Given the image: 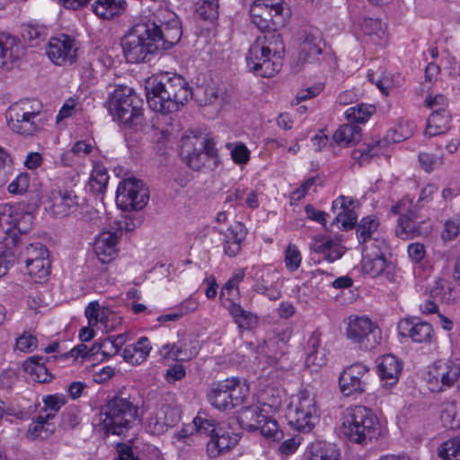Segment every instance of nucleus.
Instances as JSON below:
<instances>
[{
  "instance_id": "nucleus-39",
  "label": "nucleus",
  "mask_w": 460,
  "mask_h": 460,
  "mask_svg": "<svg viewBox=\"0 0 460 460\" xmlns=\"http://www.w3.org/2000/svg\"><path fill=\"white\" fill-rule=\"evenodd\" d=\"M250 14L252 23L260 31L278 30V28L283 27L285 25L275 23L277 18L274 16V14L270 13L266 11V9H262L253 3L250 8Z\"/></svg>"
},
{
  "instance_id": "nucleus-47",
  "label": "nucleus",
  "mask_w": 460,
  "mask_h": 460,
  "mask_svg": "<svg viewBox=\"0 0 460 460\" xmlns=\"http://www.w3.org/2000/svg\"><path fill=\"white\" fill-rule=\"evenodd\" d=\"M441 420L444 426L450 429L460 428V403L456 402H446L441 411Z\"/></svg>"
},
{
  "instance_id": "nucleus-26",
  "label": "nucleus",
  "mask_w": 460,
  "mask_h": 460,
  "mask_svg": "<svg viewBox=\"0 0 460 460\" xmlns=\"http://www.w3.org/2000/svg\"><path fill=\"white\" fill-rule=\"evenodd\" d=\"M367 122V117H358L354 121L341 125L333 133V141L341 147H349L359 142L362 137L361 125Z\"/></svg>"
},
{
  "instance_id": "nucleus-14",
  "label": "nucleus",
  "mask_w": 460,
  "mask_h": 460,
  "mask_svg": "<svg viewBox=\"0 0 460 460\" xmlns=\"http://www.w3.org/2000/svg\"><path fill=\"white\" fill-rule=\"evenodd\" d=\"M107 109L110 115H142L143 101L128 86L117 87L109 96Z\"/></svg>"
},
{
  "instance_id": "nucleus-55",
  "label": "nucleus",
  "mask_w": 460,
  "mask_h": 460,
  "mask_svg": "<svg viewBox=\"0 0 460 460\" xmlns=\"http://www.w3.org/2000/svg\"><path fill=\"white\" fill-rule=\"evenodd\" d=\"M28 274L35 281L44 280L50 272V262L49 257H41V260L35 261L26 265Z\"/></svg>"
},
{
  "instance_id": "nucleus-24",
  "label": "nucleus",
  "mask_w": 460,
  "mask_h": 460,
  "mask_svg": "<svg viewBox=\"0 0 460 460\" xmlns=\"http://www.w3.org/2000/svg\"><path fill=\"white\" fill-rule=\"evenodd\" d=\"M240 437L231 427L220 425L207 444L210 457H217L231 451L238 444Z\"/></svg>"
},
{
  "instance_id": "nucleus-54",
  "label": "nucleus",
  "mask_w": 460,
  "mask_h": 460,
  "mask_svg": "<svg viewBox=\"0 0 460 460\" xmlns=\"http://www.w3.org/2000/svg\"><path fill=\"white\" fill-rule=\"evenodd\" d=\"M127 334H119L111 336L99 344V349L102 350V354L110 358L119 352L121 347L127 342Z\"/></svg>"
},
{
  "instance_id": "nucleus-45",
  "label": "nucleus",
  "mask_w": 460,
  "mask_h": 460,
  "mask_svg": "<svg viewBox=\"0 0 460 460\" xmlns=\"http://www.w3.org/2000/svg\"><path fill=\"white\" fill-rule=\"evenodd\" d=\"M36 117H10L7 119L8 127L19 135L31 136L39 130L40 125L35 121Z\"/></svg>"
},
{
  "instance_id": "nucleus-12",
  "label": "nucleus",
  "mask_w": 460,
  "mask_h": 460,
  "mask_svg": "<svg viewBox=\"0 0 460 460\" xmlns=\"http://www.w3.org/2000/svg\"><path fill=\"white\" fill-rule=\"evenodd\" d=\"M148 199L149 190L140 180L127 178L117 187L116 203L124 211L141 210Z\"/></svg>"
},
{
  "instance_id": "nucleus-49",
  "label": "nucleus",
  "mask_w": 460,
  "mask_h": 460,
  "mask_svg": "<svg viewBox=\"0 0 460 460\" xmlns=\"http://www.w3.org/2000/svg\"><path fill=\"white\" fill-rule=\"evenodd\" d=\"M309 344L312 346V351L308 352L305 358V366L311 371L316 372L326 364L324 351L319 349V341L316 339H311Z\"/></svg>"
},
{
  "instance_id": "nucleus-33",
  "label": "nucleus",
  "mask_w": 460,
  "mask_h": 460,
  "mask_svg": "<svg viewBox=\"0 0 460 460\" xmlns=\"http://www.w3.org/2000/svg\"><path fill=\"white\" fill-rule=\"evenodd\" d=\"M332 209L336 214V222L340 223L344 230L354 227L357 217L350 208V201H348L347 198L344 196L337 198L332 202Z\"/></svg>"
},
{
  "instance_id": "nucleus-57",
  "label": "nucleus",
  "mask_w": 460,
  "mask_h": 460,
  "mask_svg": "<svg viewBox=\"0 0 460 460\" xmlns=\"http://www.w3.org/2000/svg\"><path fill=\"white\" fill-rule=\"evenodd\" d=\"M378 222L371 217H363L357 228V235L359 243L367 245L369 239H373L372 234L377 230Z\"/></svg>"
},
{
  "instance_id": "nucleus-28",
  "label": "nucleus",
  "mask_w": 460,
  "mask_h": 460,
  "mask_svg": "<svg viewBox=\"0 0 460 460\" xmlns=\"http://www.w3.org/2000/svg\"><path fill=\"white\" fill-rule=\"evenodd\" d=\"M313 249L328 262L339 260L344 253V247L341 245V240L338 236H316L314 239Z\"/></svg>"
},
{
  "instance_id": "nucleus-19",
  "label": "nucleus",
  "mask_w": 460,
  "mask_h": 460,
  "mask_svg": "<svg viewBox=\"0 0 460 460\" xmlns=\"http://www.w3.org/2000/svg\"><path fill=\"white\" fill-rule=\"evenodd\" d=\"M292 331L290 328H283L272 334L265 341L266 353L269 355L270 360L272 364L279 366V361L281 360L279 367H277L280 371L279 376H284L290 370V363L282 357L287 353L288 343L291 338Z\"/></svg>"
},
{
  "instance_id": "nucleus-64",
  "label": "nucleus",
  "mask_w": 460,
  "mask_h": 460,
  "mask_svg": "<svg viewBox=\"0 0 460 460\" xmlns=\"http://www.w3.org/2000/svg\"><path fill=\"white\" fill-rule=\"evenodd\" d=\"M360 28L364 34L376 36L377 39H382L385 35L383 24L378 19L364 18L360 22Z\"/></svg>"
},
{
  "instance_id": "nucleus-8",
  "label": "nucleus",
  "mask_w": 460,
  "mask_h": 460,
  "mask_svg": "<svg viewBox=\"0 0 460 460\" xmlns=\"http://www.w3.org/2000/svg\"><path fill=\"white\" fill-rule=\"evenodd\" d=\"M386 251L387 244L384 239H369L363 247L361 270L371 278L384 277L390 282H395V266L386 260Z\"/></svg>"
},
{
  "instance_id": "nucleus-10",
  "label": "nucleus",
  "mask_w": 460,
  "mask_h": 460,
  "mask_svg": "<svg viewBox=\"0 0 460 460\" xmlns=\"http://www.w3.org/2000/svg\"><path fill=\"white\" fill-rule=\"evenodd\" d=\"M345 335L360 349L369 350L381 341V331L377 324L367 316L349 315L345 321Z\"/></svg>"
},
{
  "instance_id": "nucleus-56",
  "label": "nucleus",
  "mask_w": 460,
  "mask_h": 460,
  "mask_svg": "<svg viewBox=\"0 0 460 460\" xmlns=\"http://www.w3.org/2000/svg\"><path fill=\"white\" fill-rule=\"evenodd\" d=\"M197 14L206 20L213 22L218 17V0H199L196 4Z\"/></svg>"
},
{
  "instance_id": "nucleus-22",
  "label": "nucleus",
  "mask_w": 460,
  "mask_h": 460,
  "mask_svg": "<svg viewBox=\"0 0 460 460\" xmlns=\"http://www.w3.org/2000/svg\"><path fill=\"white\" fill-rule=\"evenodd\" d=\"M179 420L180 412L178 408L170 403L162 402L150 412L146 425L151 433L161 434L168 427L174 426Z\"/></svg>"
},
{
  "instance_id": "nucleus-21",
  "label": "nucleus",
  "mask_w": 460,
  "mask_h": 460,
  "mask_svg": "<svg viewBox=\"0 0 460 460\" xmlns=\"http://www.w3.org/2000/svg\"><path fill=\"white\" fill-rule=\"evenodd\" d=\"M369 368L361 363H355L346 367L340 376L339 385L345 396L361 394L367 385L366 376Z\"/></svg>"
},
{
  "instance_id": "nucleus-59",
  "label": "nucleus",
  "mask_w": 460,
  "mask_h": 460,
  "mask_svg": "<svg viewBox=\"0 0 460 460\" xmlns=\"http://www.w3.org/2000/svg\"><path fill=\"white\" fill-rule=\"evenodd\" d=\"M262 420V422H260V427L256 428V429H260L264 437L279 439L282 432L279 428L277 420L271 414H266Z\"/></svg>"
},
{
  "instance_id": "nucleus-17",
  "label": "nucleus",
  "mask_w": 460,
  "mask_h": 460,
  "mask_svg": "<svg viewBox=\"0 0 460 460\" xmlns=\"http://www.w3.org/2000/svg\"><path fill=\"white\" fill-rule=\"evenodd\" d=\"M392 211L400 216L395 229L399 238L409 240L421 234L420 226L415 221L416 212L411 199L403 198L392 208Z\"/></svg>"
},
{
  "instance_id": "nucleus-42",
  "label": "nucleus",
  "mask_w": 460,
  "mask_h": 460,
  "mask_svg": "<svg viewBox=\"0 0 460 460\" xmlns=\"http://www.w3.org/2000/svg\"><path fill=\"white\" fill-rule=\"evenodd\" d=\"M49 416L39 415L29 425L26 437L31 440L45 439L53 432L52 425L49 422Z\"/></svg>"
},
{
  "instance_id": "nucleus-60",
  "label": "nucleus",
  "mask_w": 460,
  "mask_h": 460,
  "mask_svg": "<svg viewBox=\"0 0 460 460\" xmlns=\"http://www.w3.org/2000/svg\"><path fill=\"white\" fill-rule=\"evenodd\" d=\"M40 103L37 100H22L9 107V111L16 115H40Z\"/></svg>"
},
{
  "instance_id": "nucleus-7",
  "label": "nucleus",
  "mask_w": 460,
  "mask_h": 460,
  "mask_svg": "<svg viewBox=\"0 0 460 460\" xmlns=\"http://www.w3.org/2000/svg\"><path fill=\"white\" fill-rule=\"evenodd\" d=\"M41 199L46 211L54 217H65L75 212L79 206V198L62 180L50 181L41 190Z\"/></svg>"
},
{
  "instance_id": "nucleus-50",
  "label": "nucleus",
  "mask_w": 460,
  "mask_h": 460,
  "mask_svg": "<svg viewBox=\"0 0 460 460\" xmlns=\"http://www.w3.org/2000/svg\"><path fill=\"white\" fill-rule=\"evenodd\" d=\"M450 117H428L425 135L432 137L447 133L450 129Z\"/></svg>"
},
{
  "instance_id": "nucleus-43",
  "label": "nucleus",
  "mask_w": 460,
  "mask_h": 460,
  "mask_svg": "<svg viewBox=\"0 0 460 460\" xmlns=\"http://www.w3.org/2000/svg\"><path fill=\"white\" fill-rule=\"evenodd\" d=\"M21 34L31 47H37L46 40L49 30L43 24L27 23L22 25Z\"/></svg>"
},
{
  "instance_id": "nucleus-29",
  "label": "nucleus",
  "mask_w": 460,
  "mask_h": 460,
  "mask_svg": "<svg viewBox=\"0 0 460 460\" xmlns=\"http://www.w3.org/2000/svg\"><path fill=\"white\" fill-rule=\"evenodd\" d=\"M151 349L149 340L146 337H141L137 342L124 348L122 358L131 365H140L147 358Z\"/></svg>"
},
{
  "instance_id": "nucleus-46",
  "label": "nucleus",
  "mask_w": 460,
  "mask_h": 460,
  "mask_svg": "<svg viewBox=\"0 0 460 460\" xmlns=\"http://www.w3.org/2000/svg\"><path fill=\"white\" fill-rule=\"evenodd\" d=\"M17 38L5 33H0V67L12 62L17 58L14 49L17 48Z\"/></svg>"
},
{
  "instance_id": "nucleus-34",
  "label": "nucleus",
  "mask_w": 460,
  "mask_h": 460,
  "mask_svg": "<svg viewBox=\"0 0 460 460\" xmlns=\"http://www.w3.org/2000/svg\"><path fill=\"white\" fill-rule=\"evenodd\" d=\"M190 348L177 347L176 345L166 344L164 345L160 350V354L163 358L177 361H187L196 357L199 353V344L197 341H191Z\"/></svg>"
},
{
  "instance_id": "nucleus-5",
  "label": "nucleus",
  "mask_w": 460,
  "mask_h": 460,
  "mask_svg": "<svg viewBox=\"0 0 460 460\" xmlns=\"http://www.w3.org/2000/svg\"><path fill=\"white\" fill-rule=\"evenodd\" d=\"M320 408L314 394L307 389H300L290 397L288 406L289 424L303 433L311 432L320 421Z\"/></svg>"
},
{
  "instance_id": "nucleus-11",
  "label": "nucleus",
  "mask_w": 460,
  "mask_h": 460,
  "mask_svg": "<svg viewBox=\"0 0 460 460\" xmlns=\"http://www.w3.org/2000/svg\"><path fill=\"white\" fill-rule=\"evenodd\" d=\"M33 216L22 212L18 208L9 205H0V242L12 239L15 243L18 235L29 232L33 224Z\"/></svg>"
},
{
  "instance_id": "nucleus-23",
  "label": "nucleus",
  "mask_w": 460,
  "mask_h": 460,
  "mask_svg": "<svg viewBox=\"0 0 460 460\" xmlns=\"http://www.w3.org/2000/svg\"><path fill=\"white\" fill-rule=\"evenodd\" d=\"M120 237V230H105L95 237L93 252L99 261L109 263L118 256Z\"/></svg>"
},
{
  "instance_id": "nucleus-53",
  "label": "nucleus",
  "mask_w": 460,
  "mask_h": 460,
  "mask_svg": "<svg viewBox=\"0 0 460 460\" xmlns=\"http://www.w3.org/2000/svg\"><path fill=\"white\" fill-rule=\"evenodd\" d=\"M193 423L196 434L209 437L210 438L217 431V427L220 426L216 420L200 412L193 419Z\"/></svg>"
},
{
  "instance_id": "nucleus-52",
  "label": "nucleus",
  "mask_w": 460,
  "mask_h": 460,
  "mask_svg": "<svg viewBox=\"0 0 460 460\" xmlns=\"http://www.w3.org/2000/svg\"><path fill=\"white\" fill-rule=\"evenodd\" d=\"M109 174L107 169L102 165H94L89 180V186L95 193L102 192L107 187Z\"/></svg>"
},
{
  "instance_id": "nucleus-40",
  "label": "nucleus",
  "mask_w": 460,
  "mask_h": 460,
  "mask_svg": "<svg viewBox=\"0 0 460 460\" xmlns=\"http://www.w3.org/2000/svg\"><path fill=\"white\" fill-rule=\"evenodd\" d=\"M42 357L32 356L22 363V367L31 377L39 383H46L51 379V375L43 363Z\"/></svg>"
},
{
  "instance_id": "nucleus-32",
  "label": "nucleus",
  "mask_w": 460,
  "mask_h": 460,
  "mask_svg": "<svg viewBox=\"0 0 460 460\" xmlns=\"http://www.w3.org/2000/svg\"><path fill=\"white\" fill-rule=\"evenodd\" d=\"M246 236V229L241 223L230 226L225 234L224 251L230 257L235 256L241 250V243Z\"/></svg>"
},
{
  "instance_id": "nucleus-58",
  "label": "nucleus",
  "mask_w": 460,
  "mask_h": 460,
  "mask_svg": "<svg viewBox=\"0 0 460 460\" xmlns=\"http://www.w3.org/2000/svg\"><path fill=\"white\" fill-rule=\"evenodd\" d=\"M41 257H49V251L40 243H31L26 246L24 251L21 253V259L24 260L25 265L35 261H40Z\"/></svg>"
},
{
  "instance_id": "nucleus-13",
  "label": "nucleus",
  "mask_w": 460,
  "mask_h": 460,
  "mask_svg": "<svg viewBox=\"0 0 460 460\" xmlns=\"http://www.w3.org/2000/svg\"><path fill=\"white\" fill-rule=\"evenodd\" d=\"M262 39H256L251 45L246 56L247 67L251 72L261 77H272L280 69L279 61L271 59V54Z\"/></svg>"
},
{
  "instance_id": "nucleus-9",
  "label": "nucleus",
  "mask_w": 460,
  "mask_h": 460,
  "mask_svg": "<svg viewBox=\"0 0 460 460\" xmlns=\"http://www.w3.org/2000/svg\"><path fill=\"white\" fill-rule=\"evenodd\" d=\"M104 429L120 435L131 427L137 415V408L127 398L114 396L102 408Z\"/></svg>"
},
{
  "instance_id": "nucleus-27",
  "label": "nucleus",
  "mask_w": 460,
  "mask_h": 460,
  "mask_svg": "<svg viewBox=\"0 0 460 460\" xmlns=\"http://www.w3.org/2000/svg\"><path fill=\"white\" fill-rule=\"evenodd\" d=\"M377 374L385 385L393 386L402 372V364L394 355L386 354L377 358Z\"/></svg>"
},
{
  "instance_id": "nucleus-63",
  "label": "nucleus",
  "mask_w": 460,
  "mask_h": 460,
  "mask_svg": "<svg viewBox=\"0 0 460 460\" xmlns=\"http://www.w3.org/2000/svg\"><path fill=\"white\" fill-rule=\"evenodd\" d=\"M419 163L421 168L426 172L430 173L433 172L438 166L444 164V156L443 155H436L428 152H420L418 155Z\"/></svg>"
},
{
  "instance_id": "nucleus-41",
  "label": "nucleus",
  "mask_w": 460,
  "mask_h": 460,
  "mask_svg": "<svg viewBox=\"0 0 460 460\" xmlns=\"http://www.w3.org/2000/svg\"><path fill=\"white\" fill-rule=\"evenodd\" d=\"M265 415L264 411H261V406L256 403L242 408L239 421L243 429L256 430Z\"/></svg>"
},
{
  "instance_id": "nucleus-38",
  "label": "nucleus",
  "mask_w": 460,
  "mask_h": 460,
  "mask_svg": "<svg viewBox=\"0 0 460 460\" xmlns=\"http://www.w3.org/2000/svg\"><path fill=\"white\" fill-rule=\"evenodd\" d=\"M322 39L307 35L301 45L300 59L305 63L314 64L321 59L323 54Z\"/></svg>"
},
{
  "instance_id": "nucleus-37",
  "label": "nucleus",
  "mask_w": 460,
  "mask_h": 460,
  "mask_svg": "<svg viewBox=\"0 0 460 460\" xmlns=\"http://www.w3.org/2000/svg\"><path fill=\"white\" fill-rule=\"evenodd\" d=\"M84 315L90 325L97 326L98 323L109 327V322L112 317V311L102 305L98 301H92L84 309Z\"/></svg>"
},
{
  "instance_id": "nucleus-25",
  "label": "nucleus",
  "mask_w": 460,
  "mask_h": 460,
  "mask_svg": "<svg viewBox=\"0 0 460 460\" xmlns=\"http://www.w3.org/2000/svg\"><path fill=\"white\" fill-rule=\"evenodd\" d=\"M397 329L402 337L410 338L413 342L431 343L434 339V330L427 322L404 318L398 323Z\"/></svg>"
},
{
  "instance_id": "nucleus-62",
  "label": "nucleus",
  "mask_w": 460,
  "mask_h": 460,
  "mask_svg": "<svg viewBox=\"0 0 460 460\" xmlns=\"http://www.w3.org/2000/svg\"><path fill=\"white\" fill-rule=\"evenodd\" d=\"M285 266L288 270L296 271L301 265L302 255L296 245L289 243L285 250Z\"/></svg>"
},
{
  "instance_id": "nucleus-15",
  "label": "nucleus",
  "mask_w": 460,
  "mask_h": 460,
  "mask_svg": "<svg viewBox=\"0 0 460 460\" xmlns=\"http://www.w3.org/2000/svg\"><path fill=\"white\" fill-rule=\"evenodd\" d=\"M406 123L407 128L400 125L398 128L390 129L383 140L363 144L354 149L351 153L352 158L358 162H365L368 158L379 155L388 143L401 142L409 138L413 133L414 125L409 121Z\"/></svg>"
},
{
  "instance_id": "nucleus-18",
  "label": "nucleus",
  "mask_w": 460,
  "mask_h": 460,
  "mask_svg": "<svg viewBox=\"0 0 460 460\" xmlns=\"http://www.w3.org/2000/svg\"><path fill=\"white\" fill-rule=\"evenodd\" d=\"M428 388L434 393L442 392L460 382V364L437 363L426 377Z\"/></svg>"
},
{
  "instance_id": "nucleus-51",
  "label": "nucleus",
  "mask_w": 460,
  "mask_h": 460,
  "mask_svg": "<svg viewBox=\"0 0 460 460\" xmlns=\"http://www.w3.org/2000/svg\"><path fill=\"white\" fill-rule=\"evenodd\" d=\"M253 4L276 16L277 24H286L287 17L283 0H254Z\"/></svg>"
},
{
  "instance_id": "nucleus-4",
  "label": "nucleus",
  "mask_w": 460,
  "mask_h": 460,
  "mask_svg": "<svg viewBox=\"0 0 460 460\" xmlns=\"http://www.w3.org/2000/svg\"><path fill=\"white\" fill-rule=\"evenodd\" d=\"M341 432L352 442L367 444L381 436L382 427L372 410L357 405L344 412Z\"/></svg>"
},
{
  "instance_id": "nucleus-6",
  "label": "nucleus",
  "mask_w": 460,
  "mask_h": 460,
  "mask_svg": "<svg viewBox=\"0 0 460 460\" xmlns=\"http://www.w3.org/2000/svg\"><path fill=\"white\" fill-rule=\"evenodd\" d=\"M249 385L237 378H227L213 383L207 391L208 403L220 411H227L245 402Z\"/></svg>"
},
{
  "instance_id": "nucleus-2",
  "label": "nucleus",
  "mask_w": 460,
  "mask_h": 460,
  "mask_svg": "<svg viewBox=\"0 0 460 460\" xmlns=\"http://www.w3.org/2000/svg\"><path fill=\"white\" fill-rule=\"evenodd\" d=\"M145 90L149 108L164 114L179 111L192 96L187 81L178 75L151 77L146 81Z\"/></svg>"
},
{
  "instance_id": "nucleus-3",
  "label": "nucleus",
  "mask_w": 460,
  "mask_h": 460,
  "mask_svg": "<svg viewBox=\"0 0 460 460\" xmlns=\"http://www.w3.org/2000/svg\"><path fill=\"white\" fill-rule=\"evenodd\" d=\"M180 155L186 165L195 172H211L220 164L217 140L206 128H190L180 140Z\"/></svg>"
},
{
  "instance_id": "nucleus-16",
  "label": "nucleus",
  "mask_w": 460,
  "mask_h": 460,
  "mask_svg": "<svg viewBox=\"0 0 460 460\" xmlns=\"http://www.w3.org/2000/svg\"><path fill=\"white\" fill-rule=\"evenodd\" d=\"M77 50L75 39L66 34H61L49 40L46 54L55 65L66 66L75 62Z\"/></svg>"
},
{
  "instance_id": "nucleus-35",
  "label": "nucleus",
  "mask_w": 460,
  "mask_h": 460,
  "mask_svg": "<svg viewBox=\"0 0 460 460\" xmlns=\"http://www.w3.org/2000/svg\"><path fill=\"white\" fill-rule=\"evenodd\" d=\"M281 402L280 392L274 386H266L257 394V404L266 414L277 412L281 406Z\"/></svg>"
},
{
  "instance_id": "nucleus-20",
  "label": "nucleus",
  "mask_w": 460,
  "mask_h": 460,
  "mask_svg": "<svg viewBox=\"0 0 460 460\" xmlns=\"http://www.w3.org/2000/svg\"><path fill=\"white\" fill-rule=\"evenodd\" d=\"M249 278L253 280L252 288L256 293L261 294L270 300L280 298L279 274L275 270L253 266L249 272Z\"/></svg>"
},
{
  "instance_id": "nucleus-44",
  "label": "nucleus",
  "mask_w": 460,
  "mask_h": 460,
  "mask_svg": "<svg viewBox=\"0 0 460 460\" xmlns=\"http://www.w3.org/2000/svg\"><path fill=\"white\" fill-rule=\"evenodd\" d=\"M226 308L240 328L251 329L257 324V316L252 312L244 310L238 303H232L226 305Z\"/></svg>"
},
{
  "instance_id": "nucleus-61",
  "label": "nucleus",
  "mask_w": 460,
  "mask_h": 460,
  "mask_svg": "<svg viewBox=\"0 0 460 460\" xmlns=\"http://www.w3.org/2000/svg\"><path fill=\"white\" fill-rule=\"evenodd\" d=\"M13 171V162L9 152L0 146V187L4 186Z\"/></svg>"
},
{
  "instance_id": "nucleus-48",
  "label": "nucleus",
  "mask_w": 460,
  "mask_h": 460,
  "mask_svg": "<svg viewBox=\"0 0 460 460\" xmlns=\"http://www.w3.org/2000/svg\"><path fill=\"white\" fill-rule=\"evenodd\" d=\"M437 455L441 460H460V435L441 443Z\"/></svg>"
},
{
  "instance_id": "nucleus-36",
  "label": "nucleus",
  "mask_w": 460,
  "mask_h": 460,
  "mask_svg": "<svg viewBox=\"0 0 460 460\" xmlns=\"http://www.w3.org/2000/svg\"><path fill=\"white\" fill-rule=\"evenodd\" d=\"M245 271L243 269L236 270L233 277L224 285L220 292V299L224 306L236 303L240 296L239 284L244 279Z\"/></svg>"
},
{
  "instance_id": "nucleus-1",
  "label": "nucleus",
  "mask_w": 460,
  "mask_h": 460,
  "mask_svg": "<svg viewBox=\"0 0 460 460\" xmlns=\"http://www.w3.org/2000/svg\"><path fill=\"white\" fill-rule=\"evenodd\" d=\"M182 36L181 22L168 9H158L146 22L135 24L123 38L121 46L128 63L149 62L159 49L175 46Z\"/></svg>"
},
{
  "instance_id": "nucleus-30",
  "label": "nucleus",
  "mask_w": 460,
  "mask_h": 460,
  "mask_svg": "<svg viewBox=\"0 0 460 460\" xmlns=\"http://www.w3.org/2000/svg\"><path fill=\"white\" fill-rule=\"evenodd\" d=\"M127 6L126 0H95L91 10L99 18L110 20L124 13Z\"/></svg>"
},
{
  "instance_id": "nucleus-31",
  "label": "nucleus",
  "mask_w": 460,
  "mask_h": 460,
  "mask_svg": "<svg viewBox=\"0 0 460 460\" xmlns=\"http://www.w3.org/2000/svg\"><path fill=\"white\" fill-rule=\"evenodd\" d=\"M305 456V460H340L341 452L333 444L315 442L307 446Z\"/></svg>"
}]
</instances>
